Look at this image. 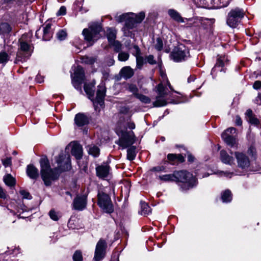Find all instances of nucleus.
Masks as SVG:
<instances>
[{"mask_svg":"<svg viewBox=\"0 0 261 261\" xmlns=\"http://www.w3.org/2000/svg\"><path fill=\"white\" fill-rule=\"evenodd\" d=\"M56 162L59 166V169H51L49 161L46 158L40 159L41 175L44 184L46 186H50L51 181L57 179L59 176V170L60 172L68 170L70 168V161L69 155L67 156L63 154H60L56 158Z\"/></svg>","mask_w":261,"mask_h":261,"instance_id":"obj_1","label":"nucleus"},{"mask_svg":"<svg viewBox=\"0 0 261 261\" xmlns=\"http://www.w3.org/2000/svg\"><path fill=\"white\" fill-rule=\"evenodd\" d=\"M145 17L144 12H140L138 15L134 13L123 14L116 17V20L118 22L125 21V26L123 28L122 31L126 36H131L130 29H132L137 23L141 22Z\"/></svg>","mask_w":261,"mask_h":261,"instance_id":"obj_2","label":"nucleus"},{"mask_svg":"<svg viewBox=\"0 0 261 261\" xmlns=\"http://www.w3.org/2000/svg\"><path fill=\"white\" fill-rule=\"evenodd\" d=\"M176 182H180V188L182 190H188L195 186L197 180L191 173L187 171H175Z\"/></svg>","mask_w":261,"mask_h":261,"instance_id":"obj_3","label":"nucleus"},{"mask_svg":"<svg viewBox=\"0 0 261 261\" xmlns=\"http://www.w3.org/2000/svg\"><path fill=\"white\" fill-rule=\"evenodd\" d=\"M19 48L17 54L15 63L25 61L32 55L33 46L25 40V36L23 35L19 40Z\"/></svg>","mask_w":261,"mask_h":261,"instance_id":"obj_4","label":"nucleus"},{"mask_svg":"<svg viewBox=\"0 0 261 261\" xmlns=\"http://www.w3.org/2000/svg\"><path fill=\"white\" fill-rule=\"evenodd\" d=\"M100 24L93 23L88 29H84L82 34L85 39L89 42H94L100 38L99 33L101 31Z\"/></svg>","mask_w":261,"mask_h":261,"instance_id":"obj_5","label":"nucleus"},{"mask_svg":"<svg viewBox=\"0 0 261 261\" xmlns=\"http://www.w3.org/2000/svg\"><path fill=\"white\" fill-rule=\"evenodd\" d=\"M189 57L190 54L188 48L182 44L174 47L170 54L171 59L176 62L185 61Z\"/></svg>","mask_w":261,"mask_h":261,"instance_id":"obj_6","label":"nucleus"},{"mask_svg":"<svg viewBox=\"0 0 261 261\" xmlns=\"http://www.w3.org/2000/svg\"><path fill=\"white\" fill-rule=\"evenodd\" d=\"M244 16V11L243 10L238 8L232 9L228 14L227 24L230 27L236 28Z\"/></svg>","mask_w":261,"mask_h":261,"instance_id":"obj_7","label":"nucleus"},{"mask_svg":"<svg viewBox=\"0 0 261 261\" xmlns=\"http://www.w3.org/2000/svg\"><path fill=\"white\" fill-rule=\"evenodd\" d=\"M98 204L106 213H111L114 211L113 205L110 197L104 192H99L98 194Z\"/></svg>","mask_w":261,"mask_h":261,"instance_id":"obj_8","label":"nucleus"},{"mask_svg":"<svg viewBox=\"0 0 261 261\" xmlns=\"http://www.w3.org/2000/svg\"><path fill=\"white\" fill-rule=\"evenodd\" d=\"M136 141V137L133 131H122L121 136L116 143L122 149L126 148L133 145Z\"/></svg>","mask_w":261,"mask_h":261,"instance_id":"obj_9","label":"nucleus"},{"mask_svg":"<svg viewBox=\"0 0 261 261\" xmlns=\"http://www.w3.org/2000/svg\"><path fill=\"white\" fill-rule=\"evenodd\" d=\"M84 79V71L83 68L78 66L74 70V75L72 76V84L74 87L78 89L81 88V85Z\"/></svg>","mask_w":261,"mask_h":261,"instance_id":"obj_10","label":"nucleus"},{"mask_svg":"<svg viewBox=\"0 0 261 261\" xmlns=\"http://www.w3.org/2000/svg\"><path fill=\"white\" fill-rule=\"evenodd\" d=\"M234 155L237 160L238 166L244 170H247L250 167V162L249 158L246 154L236 151L234 152Z\"/></svg>","mask_w":261,"mask_h":261,"instance_id":"obj_11","label":"nucleus"},{"mask_svg":"<svg viewBox=\"0 0 261 261\" xmlns=\"http://www.w3.org/2000/svg\"><path fill=\"white\" fill-rule=\"evenodd\" d=\"M106 247V242L104 240H100L97 243L95 251L94 258L96 261H100L103 258Z\"/></svg>","mask_w":261,"mask_h":261,"instance_id":"obj_12","label":"nucleus"},{"mask_svg":"<svg viewBox=\"0 0 261 261\" xmlns=\"http://www.w3.org/2000/svg\"><path fill=\"white\" fill-rule=\"evenodd\" d=\"M98 90L96 93V97L93 101V105L96 108V105H99L102 106L104 103L103 100L106 95V89L103 84H101L98 87Z\"/></svg>","mask_w":261,"mask_h":261,"instance_id":"obj_13","label":"nucleus"},{"mask_svg":"<svg viewBox=\"0 0 261 261\" xmlns=\"http://www.w3.org/2000/svg\"><path fill=\"white\" fill-rule=\"evenodd\" d=\"M87 204V197L85 195L77 196L73 202V208L78 211L84 209Z\"/></svg>","mask_w":261,"mask_h":261,"instance_id":"obj_14","label":"nucleus"},{"mask_svg":"<svg viewBox=\"0 0 261 261\" xmlns=\"http://www.w3.org/2000/svg\"><path fill=\"white\" fill-rule=\"evenodd\" d=\"M96 175L100 178H104L110 173V166L107 164H103L96 168Z\"/></svg>","mask_w":261,"mask_h":261,"instance_id":"obj_15","label":"nucleus"},{"mask_svg":"<svg viewBox=\"0 0 261 261\" xmlns=\"http://www.w3.org/2000/svg\"><path fill=\"white\" fill-rule=\"evenodd\" d=\"M71 152L76 159H80L83 155V148L82 146L77 143L73 142L72 145Z\"/></svg>","mask_w":261,"mask_h":261,"instance_id":"obj_16","label":"nucleus"},{"mask_svg":"<svg viewBox=\"0 0 261 261\" xmlns=\"http://www.w3.org/2000/svg\"><path fill=\"white\" fill-rule=\"evenodd\" d=\"M134 74V70L130 66H125L123 67L119 72L120 77L125 80L130 79Z\"/></svg>","mask_w":261,"mask_h":261,"instance_id":"obj_17","label":"nucleus"},{"mask_svg":"<svg viewBox=\"0 0 261 261\" xmlns=\"http://www.w3.org/2000/svg\"><path fill=\"white\" fill-rule=\"evenodd\" d=\"M74 122L78 126H82L88 124L89 120L85 114L78 113L75 116Z\"/></svg>","mask_w":261,"mask_h":261,"instance_id":"obj_18","label":"nucleus"},{"mask_svg":"<svg viewBox=\"0 0 261 261\" xmlns=\"http://www.w3.org/2000/svg\"><path fill=\"white\" fill-rule=\"evenodd\" d=\"M220 160L225 164L231 165L234 164V159L233 156L229 155L227 152L224 150L220 151Z\"/></svg>","mask_w":261,"mask_h":261,"instance_id":"obj_19","label":"nucleus"},{"mask_svg":"<svg viewBox=\"0 0 261 261\" xmlns=\"http://www.w3.org/2000/svg\"><path fill=\"white\" fill-rule=\"evenodd\" d=\"M27 173L28 176L32 179H36L39 176L38 169L32 165L27 166Z\"/></svg>","mask_w":261,"mask_h":261,"instance_id":"obj_20","label":"nucleus"},{"mask_svg":"<svg viewBox=\"0 0 261 261\" xmlns=\"http://www.w3.org/2000/svg\"><path fill=\"white\" fill-rule=\"evenodd\" d=\"M222 138L225 142L231 147H233L236 146V136L222 135Z\"/></svg>","mask_w":261,"mask_h":261,"instance_id":"obj_21","label":"nucleus"},{"mask_svg":"<svg viewBox=\"0 0 261 261\" xmlns=\"http://www.w3.org/2000/svg\"><path fill=\"white\" fill-rule=\"evenodd\" d=\"M135 48L136 49L137 53L136 55L137 65L136 67L138 69H141L144 63L143 58L140 55V50L137 46H135Z\"/></svg>","mask_w":261,"mask_h":261,"instance_id":"obj_22","label":"nucleus"},{"mask_svg":"<svg viewBox=\"0 0 261 261\" xmlns=\"http://www.w3.org/2000/svg\"><path fill=\"white\" fill-rule=\"evenodd\" d=\"M107 37L109 43L114 42L116 37V31L112 28H108L107 30Z\"/></svg>","mask_w":261,"mask_h":261,"instance_id":"obj_23","label":"nucleus"},{"mask_svg":"<svg viewBox=\"0 0 261 261\" xmlns=\"http://www.w3.org/2000/svg\"><path fill=\"white\" fill-rule=\"evenodd\" d=\"M51 25L50 24H47L43 29V40L44 41L49 40L51 37L50 33Z\"/></svg>","mask_w":261,"mask_h":261,"instance_id":"obj_24","label":"nucleus"},{"mask_svg":"<svg viewBox=\"0 0 261 261\" xmlns=\"http://www.w3.org/2000/svg\"><path fill=\"white\" fill-rule=\"evenodd\" d=\"M164 97V96H160V95H158L156 97V100L153 102V107H159L166 106L167 101Z\"/></svg>","mask_w":261,"mask_h":261,"instance_id":"obj_25","label":"nucleus"},{"mask_svg":"<svg viewBox=\"0 0 261 261\" xmlns=\"http://www.w3.org/2000/svg\"><path fill=\"white\" fill-rule=\"evenodd\" d=\"M159 179L164 181H176L175 171L172 174L160 176Z\"/></svg>","mask_w":261,"mask_h":261,"instance_id":"obj_26","label":"nucleus"},{"mask_svg":"<svg viewBox=\"0 0 261 261\" xmlns=\"http://www.w3.org/2000/svg\"><path fill=\"white\" fill-rule=\"evenodd\" d=\"M168 14L174 20L178 22H182L183 20L182 17L180 16L179 14L174 10L170 9L168 11Z\"/></svg>","mask_w":261,"mask_h":261,"instance_id":"obj_27","label":"nucleus"},{"mask_svg":"<svg viewBox=\"0 0 261 261\" xmlns=\"http://www.w3.org/2000/svg\"><path fill=\"white\" fill-rule=\"evenodd\" d=\"M87 149L89 153L94 157L97 156L99 155V149L95 145L88 146Z\"/></svg>","mask_w":261,"mask_h":261,"instance_id":"obj_28","label":"nucleus"},{"mask_svg":"<svg viewBox=\"0 0 261 261\" xmlns=\"http://www.w3.org/2000/svg\"><path fill=\"white\" fill-rule=\"evenodd\" d=\"M136 147L131 146L127 150V159L129 161L135 159L136 155Z\"/></svg>","mask_w":261,"mask_h":261,"instance_id":"obj_29","label":"nucleus"},{"mask_svg":"<svg viewBox=\"0 0 261 261\" xmlns=\"http://www.w3.org/2000/svg\"><path fill=\"white\" fill-rule=\"evenodd\" d=\"M227 59L224 56H220L217 59V62L215 66L213 68L212 72H214L217 67H222L225 64V62L226 61Z\"/></svg>","mask_w":261,"mask_h":261,"instance_id":"obj_30","label":"nucleus"},{"mask_svg":"<svg viewBox=\"0 0 261 261\" xmlns=\"http://www.w3.org/2000/svg\"><path fill=\"white\" fill-rule=\"evenodd\" d=\"M84 90L87 95L89 96V98L92 97L94 95V85L92 84H85Z\"/></svg>","mask_w":261,"mask_h":261,"instance_id":"obj_31","label":"nucleus"},{"mask_svg":"<svg viewBox=\"0 0 261 261\" xmlns=\"http://www.w3.org/2000/svg\"><path fill=\"white\" fill-rule=\"evenodd\" d=\"M158 95L160 96H165L168 94L166 90V88L164 87L162 83L159 84L157 86Z\"/></svg>","mask_w":261,"mask_h":261,"instance_id":"obj_32","label":"nucleus"},{"mask_svg":"<svg viewBox=\"0 0 261 261\" xmlns=\"http://www.w3.org/2000/svg\"><path fill=\"white\" fill-rule=\"evenodd\" d=\"M221 198L223 202H229L232 199L231 192L229 190L225 191L222 194Z\"/></svg>","mask_w":261,"mask_h":261,"instance_id":"obj_33","label":"nucleus"},{"mask_svg":"<svg viewBox=\"0 0 261 261\" xmlns=\"http://www.w3.org/2000/svg\"><path fill=\"white\" fill-rule=\"evenodd\" d=\"M11 31V27L6 22L0 24V31L3 34L9 33Z\"/></svg>","mask_w":261,"mask_h":261,"instance_id":"obj_34","label":"nucleus"},{"mask_svg":"<svg viewBox=\"0 0 261 261\" xmlns=\"http://www.w3.org/2000/svg\"><path fill=\"white\" fill-rule=\"evenodd\" d=\"M4 181L9 186H13L15 185V179L10 174L5 176Z\"/></svg>","mask_w":261,"mask_h":261,"instance_id":"obj_35","label":"nucleus"},{"mask_svg":"<svg viewBox=\"0 0 261 261\" xmlns=\"http://www.w3.org/2000/svg\"><path fill=\"white\" fill-rule=\"evenodd\" d=\"M10 56L5 51L0 53V64H6L10 59Z\"/></svg>","mask_w":261,"mask_h":261,"instance_id":"obj_36","label":"nucleus"},{"mask_svg":"<svg viewBox=\"0 0 261 261\" xmlns=\"http://www.w3.org/2000/svg\"><path fill=\"white\" fill-rule=\"evenodd\" d=\"M141 207H142L141 215H148L151 212L150 207L145 202L142 203Z\"/></svg>","mask_w":261,"mask_h":261,"instance_id":"obj_37","label":"nucleus"},{"mask_svg":"<svg viewBox=\"0 0 261 261\" xmlns=\"http://www.w3.org/2000/svg\"><path fill=\"white\" fill-rule=\"evenodd\" d=\"M127 90H128L129 92L133 93V94L136 96L137 94H138V89L137 86L133 84H128L127 85L126 87Z\"/></svg>","mask_w":261,"mask_h":261,"instance_id":"obj_38","label":"nucleus"},{"mask_svg":"<svg viewBox=\"0 0 261 261\" xmlns=\"http://www.w3.org/2000/svg\"><path fill=\"white\" fill-rule=\"evenodd\" d=\"M96 58L92 57L85 56L82 58V61L88 64H92L96 61Z\"/></svg>","mask_w":261,"mask_h":261,"instance_id":"obj_39","label":"nucleus"},{"mask_svg":"<svg viewBox=\"0 0 261 261\" xmlns=\"http://www.w3.org/2000/svg\"><path fill=\"white\" fill-rule=\"evenodd\" d=\"M136 97L144 103H149L151 101L150 99L148 97L142 94H137Z\"/></svg>","mask_w":261,"mask_h":261,"instance_id":"obj_40","label":"nucleus"},{"mask_svg":"<svg viewBox=\"0 0 261 261\" xmlns=\"http://www.w3.org/2000/svg\"><path fill=\"white\" fill-rule=\"evenodd\" d=\"M129 57L128 53L126 52H120L118 56V60L120 61H127Z\"/></svg>","mask_w":261,"mask_h":261,"instance_id":"obj_41","label":"nucleus"},{"mask_svg":"<svg viewBox=\"0 0 261 261\" xmlns=\"http://www.w3.org/2000/svg\"><path fill=\"white\" fill-rule=\"evenodd\" d=\"M111 45L114 47V50L116 52H119L122 49V44L118 41L115 40L114 42L110 43Z\"/></svg>","mask_w":261,"mask_h":261,"instance_id":"obj_42","label":"nucleus"},{"mask_svg":"<svg viewBox=\"0 0 261 261\" xmlns=\"http://www.w3.org/2000/svg\"><path fill=\"white\" fill-rule=\"evenodd\" d=\"M56 35L58 39L60 41H62L65 39L67 36V33L66 31L61 30L58 32Z\"/></svg>","mask_w":261,"mask_h":261,"instance_id":"obj_43","label":"nucleus"},{"mask_svg":"<svg viewBox=\"0 0 261 261\" xmlns=\"http://www.w3.org/2000/svg\"><path fill=\"white\" fill-rule=\"evenodd\" d=\"M163 41L160 38H158L156 40V43L154 45L155 48L158 50H161L163 48Z\"/></svg>","mask_w":261,"mask_h":261,"instance_id":"obj_44","label":"nucleus"},{"mask_svg":"<svg viewBox=\"0 0 261 261\" xmlns=\"http://www.w3.org/2000/svg\"><path fill=\"white\" fill-rule=\"evenodd\" d=\"M236 134V129L234 127H230L226 129L222 135L234 136Z\"/></svg>","mask_w":261,"mask_h":261,"instance_id":"obj_45","label":"nucleus"},{"mask_svg":"<svg viewBox=\"0 0 261 261\" xmlns=\"http://www.w3.org/2000/svg\"><path fill=\"white\" fill-rule=\"evenodd\" d=\"M73 259L74 261H82V253L79 251H76L73 255Z\"/></svg>","mask_w":261,"mask_h":261,"instance_id":"obj_46","label":"nucleus"},{"mask_svg":"<svg viewBox=\"0 0 261 261\" xmlns=\"http://www.w3.org/2000/svg\"><path fill=\"white\" fill-rule=\"evenodd\" d=\"M50 218L54 220L57 221L59 219L57 213L54 210H51L49 213Z\"/></svg>","mask_w":261,"mask_h":261,"instance_id":"obj_47","label":"nucleus"},{"mask_svg":"<svg viewBox=\"0 0 261 261\" xmlns=\"http://www.w3.org/2000/svg\"><path fill=\"white\" fill-rule=\"evenodd\" d=\"M216 174H218L221 176L231 177V175L233 174V173L223 171H218L217 173H216Z\"/></svg>","mask_w":261,"mask_h":261,"instance_id":"obj_48","label":"nucleus"},{"mask_svg":"<svg viewBox=\"0 0 261 261\" xmlns=\"http://www.w3.org/2000/svg\"><path fill=\"white\" fill-rule=\"evenodd\" d=\"M147 62L150 64H155L156 63L155 60L154 59V57L152 55H149L145 58Z\"/></svg>","mask_w":261,"mask_h":261,"instance_id":"obj_49","label":"nucleus"},{"mask_svg":"<svg viewBox=\"0 0 261 261\" xmlns=\"http://www.w3.org/2000/svg\"><path fill=\"white\" fill-rule=\"evenodd\" d=\"M247 120L250 123H251L252 124H253V125H257L259 123V120L257 118L255 117L254 116L252 117L251 118H249Z\"/></svg>","mask_w":261,"mask_h":261,"instance_id":"obj_50","label":"nucleus"},{"mask_svg":"<svg viewBox=\"0 0 261 261\" xmlns=\"http://www.w3.org/2000/svg\"><path fill=\"white\" fill-rule=\"evenodd\" d=\"M66 8L64 6H62L59 10L58 11V12H57V15L58 16H59V15H64L66 14Z\"/></svg>","mask_w":261,"mask_h":261,"instance_id":"obj_51","label":"nucleus"},{"mask_svg":"<svg viewBox=\"0 0 261 261\" xmlns=\"http://www.w3.org/2000/svg\"><path fill=\"white\" fill-rule=\"evenodd\" d=\"M20 194L23 196V198H26V199H29L30 198V193L27 192V191H25L24 190H21L20 191Z\"/></svg>","mask_w":261,"mask_h":261,"instance_id":"obj_52","label":"nucleus"},{"mask_svg":"<svg viewBox=\"0 0 261 261\" xmlns=\"http://www.w3.org/2000/svg\"><path fill=\"white\" fill-rule=\"evenodd\" d=\"M253 88L255 89H259L261 88V82L259 81H256L253 84Z\"/></svg>","mask_w":261,"mask_h":261,"instance_id":"obj_53","label":"nucleus"},{"mask_svg":"<svg viewBox=\"0 0 261 261\" xmlns=\"http://www.w3.org/2000/svg\"><path fill=\"white\" fill-rule=\"evenodd\" d=\"M7 194L6 191L1 187H0V198H6Z\"/></svg>","mask_w":261,"mask_h":261,"instance_id":"obj_54","label":"nucleus"},{"mask_svg":"<svg viewBox=\"0 0 261 261\" xmlns=\"http://www.w3.org/2000/svg\"><path fill=\"white\" fill-rule=\"evenodd\" d=\"M168 159L170 161H175L177 159V154H169L167 156Z\"/></svg>","mask_w":261,"mask_h":261,"instance_id":"obj_55","label":"nucleus"},{"mask_svg":"<svg viewBox=\"0 0 261 261\" xmlns=\"http://www.w3.org/2000/svg\"><path fill=\"white\" fill-rule=\"evenodd\" d=\"M246 115L247 117V120L249 119V118H251L252 117L254 116V115H253L252 110H251L250 109L246 111Z\"/></svg>","mask_w":261,"mask_h":261,"instance_id":"obj_56","label":"nucleus"},{"mask_svg":"<svg viewBox=\"0 0 261 261\" xmlns=\"http://www.w3.org/2000/svg\"><path fill=\"white\" fill-rule=\"evenodd\" d=\"M231 0H220V3L222 4L221 7H227Z\"/></svg>","mask_w":261,"mask_h":261,"instance_id":"obj_57","label":"nucleus"},{"mask_svg":"<svg viewBox=\"0 0 261 261\" xmlns=\"http://www.w3.org/2000/svg\"><path fill=\"white\" fill-rule=\"evenodd\" d=\"M3 163L5 167H7L11 164V159L10 158H7L3 161Z\"/></svg>","mask_w":261,"mask_h":261,"instance_id":"obj_58","label":"nucleus"},{"mask_svg":"<svg viewBox=\"0 0 261 261\" xmlns=\"http://www.w3.org/2000/svg\"><path fill=\"white\" fill-rule=\"evenodd\" d=\"M236 123L238 125H241L242 124V120H241V118L239 116H237L236 117Z\"/></svg>","mask_w":261,"mask_h":261,"instance_id":"obj_59","label":"nucleus"},{"mask_svg":"<svg viewBox=\"0 0 261 261\" xmlns=\"http://www.w3.org/2000/svg\"><path fill=\"white\" fill-rule=\"evenodd\" d=\"M255 102L259 105H261V94H258L255 99Z\"/></svg>","mask_w":261,"mask_h":261,"instance_id":"obj_60","label":"nucleus"},{"mask_svg":"<svg viewBox=\"0 0 261 261\" xmlns=\"http://www.w3.org/2000/svg\"><path fill=\"white\" fill-rule=\"evenodd\" d=\"M127 127L130 129H134L135 128V124L133 122H129L127 123Z\"/></svg>","mask_w":261,"mask_h":261,"instance_id":"obj_61","label":"nucleus"},{"mask_svg":"<svg viewBox=\"0 0 261 261\" xmlns=\"http://www.w3.org/2000/svg\"><path fill=\"white\" fill-rule=\"evenodd\" d=\"M180 162H183L184 161V158L181 154H177V159Z\"/></svg>","mask_w":261,"mask_h":261,"instance_id":"obj_62","label":"nucleus"},{"mask_svg":"<svg viewBox=\"0 0 261 261\" xmlns=\"http://www.w3.org/2000/svg\"><path fill=\"white\" fill-rule=\"evenodd\" d=\"M188 159L189 162H193L194 161V157L191 154H189L188 156Z\"/></svg>","mask_w":261,"mask_h":261,"instance_id":"obj_63","label":"nucleus"},{"mask_svg":"<svg viewBox=\"0 0 261 261\" xmlns=\"http://www.w3.org/2000/svg\"><path fill=\"white\" fill-rule=\"evenodd\" d=\"M167 85L168 86L169 88H170V89L173 91H174V90L172 87V86L171 85V84H170L169 82L168 81H167Z\"/></svg>","mask_w":261,"mask_h":261,"instance_id":"obj_64","label":"nucleus"}]
</instances>
